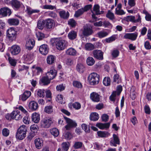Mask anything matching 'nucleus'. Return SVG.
Wrapping results in <instances>:
<instances>
[{
	"label": "nucleus",
	"mask_w": 151,
	"mask_h": 151,
	"mask_svg": "<svg viewBox=\"0 0 151 151\" xmlns=\"http://www.w3.org/2000/svg\"><path fill=\"white\" fill-rule=\"evenodd\" d=\"M142 12L146 15L145 17L146 20L147 21H151V15L145 10H143Z\"/></svg>",
	"instance_id": "37998d69"
},
{
	"label": "nucleus",
	"mask_w": 151,
	"mask_h": 151,
	"mask_svg": "<svg viewBox=\"0 0 151 151\" xmlns=\"http://www.w3.org/2000/svg\"><path fill=\"white\" fill-rule=\"evenodd\" d=\"M51 134L55 137H57L59 134L58 129L56 128H52L50 130Z\"/></svg>",
	"instance_id": "c9c22d12"
},
{
	"label": "nucleus",
	"mask_w": 151,
	"mask_h": 151,
	"mask_svg": "<svg viewBox=\"0 0 151 151\" xmlns=\"http://www.w3.org/2000/svg\"><path fill=\"white\" fill-rule=\"evenodd\" d=\"M37 27L40 29H42L44 27V23L43 21L40 20L38 21L37 23Z\"/></svg>",
	"instance_id": "13d9d810"
},
{
	"label": "nucleus",
	"mask_w": 151,
	"mask_h": 151,
	"mask_svg": "<svg viewBox=\"0 0 151 151\" xmlns=\"http://www.w3.org/2000/svg\"><path fill=\"white\" fill-rule=\"evenodd\" d=\"M96 35L97 37L101 38L107 36L108 35V33L106 32L101 31L98 32Z\"/></svg>",
	"instance_id": "72a5a7b5"
},
{
	"label": "nucleus",
	"mask_w": 151,
	"mask_h": 151,
	"mask_svg": "<svg viewBox=\"0 0 151 151\" xmlns=\"http://www.w3.org/2000/svg\"><path fill=\"white\" fill-rule=\"evenodd\" d=\"M53 123V120L52 118L46 117L41 121L40 125L43 128H47L49 127Z\"/></svg>",
	"instance_id": "20e7f679"
},
{
	"label": "nucleus",
	"mask_w": 151,
	"mask_h": 151,
	"mask_svg": "<svg viewBox=\"0 0 151 151\" xmlns=\"http://www.w3.org/2000/svg\"><path fill=\"white\" fill-rule=\"evenodd\" d=\"M93 33V31L91 27H90L87 24L83 27L82 33L84 36H89L92 35Z\"/></svg>",
	"instance_id": "0eeeda50"
},
{
	"label": "nucleus",
	"mask_w": 151,
	"mask_h": 151,
	"mask_svg": "<svg viewBox=\"0 0 151 151\" xmlns=\"http://www.w3.org/2000/svg\"><path fill=\"white\" fill-rule=\"evenodd\" d=\"M82 127L86 133H89L90 132L89 128L88 127L87 125L85 124H83L81 125Z\"/></svg>",
	"instance_id": "052dcab7"
},
{
	"label": "nucleus",
	"mask_w": 151,
	"mask_h": 151,
	"mask_svg": "<svg viewBox=\"0 0 151 151\" xmlns=\"http://www.w3.org/2000/svg\"><path fill=\"white\" fill-rule=\"evenodd\" d=\"M65 63L68 66H71L73 64V60L72 59L70 58H68L66 59Z\"/></svg>",
	"instance_id": "5fc2aeb1"
},
{
	"label": "nucleus",
	"mask_w": 151,
	"mask_h": 151,
	"mask_svg": "<svg viewBox=\"0 0 151 151\" xmlns=\"http://www.w3.org/2000/svg\"><path fill=\"white\" fill-rule=\"evenodd\" d=\"M65 53L67 55L75 56L76 55L77 52L74 48L70 47L66 50Z\"/></svg>",
	"instance_id": "4be33fe9"
},
{
	"label": "nucleus",
	"mask_w": 151,
	"mask_h": 151,
	"mask_svg": "<svg viewBox=\"0 0 151 151\" xmlns=\"http://www.w3.org/2000/svg\"><path fill=\"white\" fill-rule=\"evenodd\" d=\"M50 80L49 78L46 76H45L42 78L41 79V82L44 85H47L49 84L50 82Z\"/></svg>",
	"instance_id": "2f4dec72"
},
{
	"label": "nucleus",
	"mask_w": 151,
	"mask_h": 151,
	"mask_svg": "<svg viewBox=\"0 0 151 151\" xmlns=\"http://www.w3.org/2000/svg\"><path fill=\"white\" fill-rule=\"evenodd\" d=\"M73 107L76 110H78L81 108L80 104L78 102H76L72 104Z\"/></svg>",
	"instance_id": "bf43d9fd"
},
{
	"label": "nucleus",
	"mask_w": 151,
	"mask_h": 151,
	"mask_svg": "<svg viewBox=\"0 0 151 151\" xmlns=\"http://www.w3.org/2000/svg\"><path fill=\"white\" fill-rule=\"evenodd\" d=\"M111 80L109 77H105L103 81L104 85L106 86H108L110 85Z\"/></svg>",
	"instance_id": "e433bc0d"
},
{
	"label": "nucleus",
	"mask_w": 151,
	"mask_h": 151,
	"mask_svg": "<svg viewBox=\"0 0 151 151\" xmlns=\"http://www.w3.org/2000/svg\"><path fill=\"white\" fill-rule=\"evenodd\" d=\"M82 143L81 142H76L73 145V147L76 149H79L82 147Z\"/></svg>",
	"instance_id": "6e6d98bb"
},
{
	"label": "nucleus",
	"mask_w": 151,
	"mask_h": 151,
	"mask_svg": "<svg viewBox=\"0 0 151 151\" xmlns=\"http://www.w3.org/2000/svg\"><path fill=\"white\" fill-rule=\"evenodd\" d=\"M32 121L35 123H37L40 120V115L38 114L34 113L32 114Z\"/></svg>",
	"instance_id": "bb28decb"
},
{
	"label": "nucleus",
	"mask_w": 151,
	"mask_h": 151,
	"mask_svg": "<svg viewBox=\"0 0 151 151\" xmlns=\"http://www.w3.org/2000/svg\"><path fill=\"white\" fill-rule=\"evenodd\" d=\"M103 25L105 27H112V26L109 22L105 21L103 22Z\"/></svg>",
	"instance_id": "338daca9"
},
{
	"label": "nucleus",
	"mask_w": 151,
	"mask_h": 151,
	"mask_svg": "<svg viewBox=\"0 0 151 151\" xmlns=\"http://www.w3.org/2000/svg\"><path fill=\"white\" fill-rule=\"evenodd\" d=\"M29 107L32 110L35 111L38 108V104L36 102L32 101L29 103Z\"/></svg>",
	"instance_id": "cd10ccee"
},
{
	"label": "nucleus",
	"mask_w": 151,
	"mask_h": 151,
	"mask_svg": "<svg viewBox=\"0 0 151 151\" xmlns=\"http://www.w3.org/2000/svg\"><path fill=\"white\" fill-rule=\"evenodd\" d=\"M65 88V86L63 84H61L57 85L56 87L57 90L58 91L61 92L64 90Z\"/></svg>",
	"instance_id": "603ef678"
},
{
	"label": "nucleus",
	"mask_w": 151,
	"mask_h": 151,
	"mask_svg": "<svg viewBox=\"0 0 151 151\" xmlns=\"http://www.w3.org/2000/svg\"><path fill=\"white\" fill-rule=\"evenodd\" d=\"M45 91L44 89H38L37 93V96L41 97H43L45 94Z\"/></svg>",
	"instance_id": "de8ad7c7"
},
{
	"label": "nucleus",
	"mask_w": 151,
	"mask_h": 151,
	"mask_svg": "<svg viewBox=\"0 0 151 151\" xmlns=\"http://www.w3.org/2000/svg\"><path fill=\"white\" fill-rule=\"evenodd\" d=\"M57 74V71L55 70H50L47 73L46 76L50 80H52L56 76Z\"/></svg>",
	"instance_id": "412c9836"
},
{
	"label": "nucleus",
	"mask_w": 151,
	"mask_h": 151,
	"mask_svg": "<svg viewBox=\"0 0 151 151\" xmlns=\"http://www.w3.org/2000/svg\"><path fill=\"white\" fill-rule=\"evenodd\" d=\"M116 39V37L114 36H112L106 39V41L107 43H111L114 41Z\"/></svg>",
	"instance_id": "e2e57ef3"
},
{
	"label": "nucleus",
	"mask_w": 151,
	"mask_h": 151,
	"mask_svg": "<svg viewBox=\"0 0 151 151\" xmlns=\"http://www.w3.org/2000/svg\"><path fill=\"white\" fill-rule=\"evenodd\" d=\"M70 145V143L68 142H64L62 144L63 150L65 151H67L68 150Z\"/></svg>",
	"instance_id": "c03bdc74"
},
{
	"label": "nucleus",
	"mask_w": 151,
	"mask_h": 151,
	"mask_svg": "<svg viewBox=\"0 0 151 151\" xmlns=\"http://www.w3.org/2000/svg\"><path fill=\"white\" fill-rule=\"evenodd\" d=\"M107 17L111 20H113L115 18L114 15L113 13L111 12L110 11H108L106 15Z\"/></svg>",
	"instance_id": "a18cd8bd"
},
{
	"label": "nucleus",
	"mask_w": 151,
	"mask_h": 151,
	"mask_svg": "<svg viewBox=\"0 0 151 151\" xmlns=\"http://www.w3.org/2000/svg\"><path fill=\"white\" fill-rule=\"evenodd\" d=\"M97 134L98 136L101 137H107L109 135V133L106 131H99Z\"/></svg>",
	"instance_id": "c756f323"
},
{
	"label": "nucleus",
	"mask_w": 151,
	"mask_h": 151,
	"mask_svg": "<svg viewBox=\"0 0 151 151\" xmlns=\"http://www.w3.org/2000/svg\"><path fill=\"white\" fill-rule=\"evenodd\" d=\"M59 14L61 18L65 19H67L69 16V13L68 12H66L64 10L60 11Z\"/></svg>",
	"instance_id": "393cba45"
},
{
	"label": "nucleus",
	"mask_w": 151,
	"mask_h": 151,
	"mask_svg": "<svg viewBox=\"0 0 151 151\" xmlns=\"http://www.w3.org/2000/svg\"><path fill=\"white\" fill-rule=\"evenodd\" d=\"M45 24L46 27L48 29H53L55 25L54 21L53 19L50 18L45 20Z\"/></svg>",
	"instance_id": "9d476101"
},
{
	"label": "nucleus",
	"mask_w": 151,
	"mask_h": 151,
	"mask_svg": "<svg viewBox=\"0 0 151 151\" xmlns=\"http://www.w3.org/2000/svg\"><path fill=\"white\" fill-rule=\"evenodd\" d=\"M94 57L99 60H102L103 59V53L100 50H95L93 51Z\"/></svg>",
	"instance_id": "ddd939ff"
},
{
	"label": "nucleus",
	"mask_w": 151,
	"mask_h": 151,
	"mask_svg": "<svg viewBox=\"0 0 151 151\" xmlns=\"http://www.w3.org/2000/svg\"><path fill=\"white\" fill-rule=\"evenodd\" d=\"M43 140L40 138H36L35 139L34 143L37 149H40L43 145Z\"/></svg>",
	"instance_id": "6ab92c4d"
},
{
	"label": "nucleus",
	"mask_w": 151,
	"mask_h": 151,
	"mask_svg": "<svg viewBox=\"0 0 151 151\" xmlns=\"http://www.w3.org/2000/svg\"><path fill=\"white\" fill-rule=\"evenodd\" d=\"M33 56L32 54L28 53L27 55H24V58L25 60L27 61H30L33 59Z\"/></svg>",
	"instance_id": "4c0bfd02"
},
{
	"label": "nucleus",
	"mask_w": 151,
	"mask_h": 151,
	"mask_svg": "<svg viewBox=\"0 0 151 151\" xmlns=\"http://www.w3.org/2000/svg\"><path fill=\"white\" fill-rule=\"evenodd\" d=\"M99 118V115L96 113H91L90 115V119L91 120L96 121Z\"/></svg>",
	"instance_id": "473e14b6"
},
{
	"label": "nucleus",
	"mask_w": 151,
	"mask_h": 151,
	"mask_svg": "<svg viewBox=\"0 0 151 151\" xmlns=\"http://www.w3.org/2000/svg\"><path fill=\"white\" fill-rule=\"evenodd\" d=\"M84 12L83 9L81 8L76 11L74 16L77 17H78L83 14Z\"/></svg>",
	"instance_id": "a19ab883"
},
{
	"label": "nucleus",
	"mask_w": 151,
	"mask_h": 151,
	"mask_svg": "<svg viewBox=\"0 0 151 151\" xmlns=\"http://www.w3.org/2000/svg\"><path fill=\"white\" fill-rule=\"evenodd\" d=\"M11 9L8 7H4L0 9V15L3 17L9 16L11 14Z\"/></svg>",
	"instance_id": "6e6552de"
},
{
	"label": "nucleus",
	"mask_w": 151,
	"mask_h": 151,
	"mask_svg": "<svg viewBox=\"0 0 151 151\" xmlns=\"http://www.w3.org/2000/svg\"><path fill=\"white\" fill-rule=\"evenodd\" d=\"M144 47L147 50H150L151 49V45L148 41H146L144 43Z\"/></svg>",
	"instance_id": "774afa93"
},
{
	"label": "nucleus",
	"mask_w": 151,
	"mask_h": 151,
	"mask_svg": "<svg viewBox=\"0 0 151 151\" xmlns=\"http://www.w3.org/2000/svg\"><path fill=\"white\" fill-rule=\"evenodd\" d=\"M12 119L16 120H20L22 117V114L18 110L13 111L12 112Z\"/></svg>",
	"instance_id": "9b49d317"
},
{
	"label": "nucleus",
	"mask_w": 151,
	"mask_h": 151,
	"mask_svg": "<svg viewBox=\"0 0 151 151\" xmlns=\"http://www.w3.org/2000/svg\"><path fill=\"white\" fill-rule=\"evenodd\" d=\"M27 129L26 126L23 125L18 129L17 132L16 138L19 140H22L26 136Z\"/></svg>",
	"instance_id": "f257e3e1"
},
{
	"label": "nucleus",
	"mask_w": 151,
	"mask_h": 151,
	"mask_svg": "<svg viewBox=\"0 0 151 151\" xmlns=\"http://www.w3.org/2000/svg\"><path fill=\"white\" fill-rule=\"evenodd\" d=\"M125 20L127 21L134 22L135 17L133 16H128L125 18Z\"/></svg>",
	"instance_id": "8fccbe9b"
},
{
	"label": "nucleus",
	"mask_w": 151,
	"mask_h": 151,
	"mask_svg": "<svg viewBox=\"0 0 151 151\" xmlns=\"http://www.w3.org/2000/svg\"><path fill=\"white\" fill-rule=\"evenodd\" d=\"M68 36L69 39L73 40L76 38L77 36V33L74 31H71L68 34Z\"/></svg>",
	"instance_id": "7c9ffc66"
},
{
	"label": "nucleus",
	"mask_w": 151,
	"mask_h": 151,
	"mask_svg": "<svg viewBox=\"0 0 151 151\" xmlns=\"http://www.w3.org/2000/svg\"><path fill=\"white\" fill-rule=\"evenodd\" d=\"M49 48L46 44H43L40 46L39 51L43 55H46L48 52Z\"/></svg>",
	"instance_id": "2eb2a0df"
},
{
	"label": "nucleus",
	"mask_w": 151,
	"mask_h": 151,
	"mask_svg": "<svg viewBox=\"0 0 151 151\" xmlns=\"http://www.w3.org/2000/svg\"><path fill=\"white\" fill-rule=\"evenodd\" d=\"M88 80L91 85H96L99 83V75L95 73H91L89 76Z\"/></svg>",
	"instance_id": "f03ea898"
},
{
	"label": "nucleus",
	"mask_w": 151,
	"mask_h": 151,
	"mask_svg": "<svg viewBox=\"0 0 151 151\" xmlns=\"http://www.w3.org/2000/svg\"><path fill=\"white\" fill-rule=\"evenodd\" d=\"M76 69L80 73H83L85 70V67L83 64L79 63L76 65Z\"/></svg>",
	"instance_id": "a878e982"
},
{
	"label": "nucleus",
	"mask_w": 151,
	"mask_h": 151,
	"mask_svg": "<svg viewBox=\"0 0 151 151\" xmlns=\"http://www.w3.org/2000/svg\"><path fill=\"white\" fill-rule=\"evenodd\" d=\"M56 101L62 104L63 102V97L61 95H57L56 99Z\"/></svg>",
	"instance_id": "680f3d73"
},
{
	"label": "nucleus",
	"mask_w": 151,
	"mask_h": 151,
	"mask_svg": "<svg viewBox=\"0 0 151 151\" xmlns=\"http://www.w3.org/2000/svg\"><path fill=\"white\" fill-rule=\"evenodd\" d=\"M90 97L91 99L94 102H98L100 101V96L96 92H93L91 93L90 94Z\"/></svg>",
	"instance_id": "f3484780"
},
{
	"label": "nucleus",
	"mask_w": 151,
	"mask_h": 151,
	"mask_svg": "<svg viewBox=\"0 0 151 151\" xmlns=\"http://www.w3.org/2000/svg\"><path fill=\"white\" fill-rule=\"evenodd\" d=\"M110 123H97L96 124V126L100 129H103L108 128L110 126Z\"/></svg>",
	"instance_id": "5701e85b"
},
{
	"label": "nucleus",
	"mask_w": 151,
	"mask_h": 151,
	"mask_svg": "<svg viewBox=\"0 0 151 151\" xmlns=\"http://www.w3.org/2000/svg\"><path fill=\"white\" fill-rule=\"evenodd\" d=\"M55 43L56 48L59 50H63L65 48L66 42L63 40L57 39L55 41Z\"/></svg>",
	"instance_id": "39448f33"
},
{
	"label": "nucleus",
	"mask_w": 151,
	"mask_h": 151,
	"mask_svg": "<svg viewBox=\"0 0 151 151\" xmlns=\"http://www.w3.org/2000/svg\"><path fill=\"white\" fill-rule=\"evenodd\" d=\"M68 24L70 25L72 27H74L75 26L76 22L75 20L73 19H71L68 21Z\"/></svg>",
	"instance_id": "69168bd1"
},
{
	"label": "nucleus",
	"mask_w": 151,
	"mask_h": 151,
	"mask_svg": "<svg viewBox=\"0 0 151 151\" xmlns=\"http://www.w3.org/2000/svg\"><path fill=\"white\" fill-rule=\"evenodd\" d=\"M73 85L75 87L78 88H81L82 86L81 83L77 81H75L73 82Z\"/></svg>",
	"instance_id": "3c124183"
},
{
	"label": "nucleus",
	"mask_w": 151,
	"mask_h": 151,
	"mask_svg": "<svg viewBox=\"0 0 151 151\" xmlns=\"http://www.w3.org/2000/svg\"><path fill=\"white\" fill-rule=\"evenodd\" d=\"M113 139H112L110 141V145L111 146L116 147V144H119V140L118 136L115 134H113Z\"/></svg>",
	"instance_id": "4468645a"
},
{
	"label": "nucleus",
	"mask_w": 151,
	"mask_h": 151,
	"mask_svg": "<svg viewBox=\"0 0 151 151\" xmlns=\"http://www.w3.org/2000/svg\"><path fill=\"white\" fill-rule=\"evenodd\" d=\"M45 111L48 114H51L53 112V107L51 105L45 106Z\"/></svg>",
	"instance_id": "ea45409f"
},
{
	"label": "nucleus",
	"mask_w": 151,
	"mask_h": 151,
	"mask_svg": "<svg viewBox=\"0 0 151 151\" xmlns=\"http://www.w3.org/2000/svg\"><path fill=\"white\" fill-rule=\"evenodd\" d=\"M85 49L87 50H91L95 48L94 45L91 43H87L85 45Z\"/></svg>",
	"instance_id": "58836bf2"
},
{
	"label": "nucleus",
	"mask_w": 151,
	"mask_h": 151,
	"mask_svg": "<svg viewBox=\"0 0 151 151\" xmlns=\"http://www.w3.org/2000/svg\"><path fill=\"white\" fill-rule=\"evenodd\" d=\"M64 118L67 123V124L65 127L67 130H69L77 126V124L74 121L66 117H64Z\"/></svg>",
	"instance_id": "423d86ee"
},
{
	"label": "nucleus",
	"mask_w": 151,
	"mask_h": 151,
	"mask_svg": "<svg viewBox=\"0 0 151 151\" xmlns=\"http://www.w3.org/2000/svg\"><path fill=\"white\" fill-rule=\"evenodd\" d=\"M7 22L10 25H17L19 24V20L17 19H10L8 20Z\"/></svg>",
	"instance_id": "b1692460"
},
{
	"label": "nucleus",
	"mask_w": 151,
	"mask_h": 151,
	"mask_svg": "<svg viewBox=\"0 0 151 151\" xmlns=\"http://www.w3.org/2000/svg\"><path fill=\"white\" fill-rule=\"evenodd\" d=\"M138 33L137 32H135L134 33H125L124 37L126 39L134 41L136 39Z\"/></svg>",
	"instance_id": "1a4fd4ad"
},
{
	"label": "nucleus",
	"mask_w": 151,
	"mask_h": 151,
	"mask_svg": "<svg viewBox=\"0 0 151 151\" xmlns=\"http://www.w3.org/2000/svg\"><path fill=\"white\" fill-rule=\"evenodd\" d=\"M35 45V42L33 39H29L26 41V47L28 50L32 49Z\"/></svg>",
	"instance_id": "dca6fc26"
},
{
	"label": "nucleus",
	"mask_w": 151,
	"mask_h": 151,
	"mask_svg": "<svg viewBox=\"0 0 151 151\" xmlns=\"http://www.w3.org/2000/svg\"><path fill=\"white\" fill-rule=\"evenodd\" d=\"M36 35L38 40H42L45 37L43 33L39 32H36Z\"/></svg>",
	"instance_id": "49530a36"
},
{
	"label": "nucleus",
	"mask_w": 151,
	"mask_h": 151,
	"mask_svg": "<svg viewBox=\"0 0 151 151\" xmlns=\"http://www.w3.org/2000/svg\"><path fill=\"white\" fill-rule=\"evenodd\" d=\"M55 60V56L52 55H49L47 58V63L49 64H52L54 62Z\"/></svg>",
	"instance_id": "c85d7f7f"
},
{
	"label": "nucleus",
	"mask_w": 151,
	"mask_h": 151,
	"mask_svg": "<svg viewBox=\"0 0 151 151\" xmlns=\"http://www.w3.org/2000/svg\"><path fill=\"white\" fill-rule=\"evenodd\" d=\"M21 51L20 47L17 45L12 46L10 49V51L12 55H16L18 54Z\"/></svg>",
	"instance_id": "f8f14e48"
},
{
	"label": "nucleus",
	"mask_w": 151,
	"mask_h": 151,
	"mask_svg": "<svg viewBox=\"0 0 151 151\" xmlns=\"http://www.w3.org/2000/svg\"><path fill=\"white\" fill-rule=\"evenodd\" d=\"M31 95V92L29 91H25L22 95L20 96L19 99L24 101H26Z\"/></svg>",
	"instance_id": "aec40b11"
},
{
	"label": "nucleus",
	"mask_w": 151,
	"mask_h": 151,
	"mask_svg": "<svg viewBox=\"0 0 151 151\" xmlns=\"http://www.w3.org/2000/svg\"><path fill=\"white\" fill-rule=\"evenodd\" d=\"M6 35L9 40L13 41L16 39L17 32L13 27H10L6 31Z\"/></svg>",
	"instance_id": "7ed1b4c3"
},
{
	"label": "nucleus",
	"mask_w": 151,
	"mask_h": 151,
	"mask_svg": "<svg viewBox=\"0 0 151 151\" xmlns=\"http://www.w3.org/2000/svg\"><path fill=\"white\" fill-rule=\"evenodd\" d=\"M43 9L52 10L56 9V7L52 5H45L43 6Z\"/></svg>",
	"instance_id": "09e8293b"
},
{
	"label": "nucleus",
	"mask_w": 151,
	"mask_h": 151,
	"mask_svg": "<svg viewBox=\"0 0 151 151\" xmlns=\"http://www.w3.org/2000/svg\"><path fill=\"white\" fill-rule=\"evenodd\" d=\"M22 3L17 0H12L11 4L12 7L15 10L18 9L20 7Z\"/></svg>",
	"instance_id": "a211bd4d"
},
{
	"label": "nucleus",
	"mask_w": 151,
	"mask_h": 151,
	"mask_svg": "<svg viewBox=\"0 0 151 151\" xmlns=\"http://www.w3.org/2000/svg\"><path fill=\"white\" fill-rule=\"evenodd\" d=\"M100 6L98 4L95 5L93 7V10L96 15L101 14L100 10Z\"/></svg>",
	"instance_id": "79ce46f5"
},
{
	"label": "nucleus",
	"mask_w": 151,
	"mask_h": 151,
	"mask_svg": "<svg viewBox=\"0 0 151 151\" xmlns=\"http://www.w3.org/2000/svg\"><path fill=\"white\" fill-rule=\"evenodd\" d=\"M115 14L118 15H122L125 14V12L122 9H116Z\"/></svg>",
	"instance_id": "864d4df0"
},
{
	"label": "nucleus",
	"mask_w": 151,
	"mask_h": 151,
	"mask_svg": "<svg viewBox=\"0 0 151 151\" xmlns=\"http://www.w3.org/2000/svg\"><path fill=\"white\" fill-rule=\"evenodd\" d=\"M47 14L49 17L53 18H55L57 17V14L52 11H50L47 12Z\"/></svg>",
	"instance_id": "0e129e2a"
},
{
	"label": "nucleus",
	"mask_w": 151,
	"mask_h": 151,
	"mask_svg": "<svg viewBox=\"0 0 151 151\" xmlns=\"http://www.w3.org/2000/svg\"><path fill=\"white\" fill-rule=\"evenodd\" d=\"M95 61L94 59L92 57H88L86 60L87 64L89 66H91L95 63Z\"/></svg>",
	"instance_id": "f704fd0d"
},
{
	"label": "nucleus",
	"mask_w": 151,
	"mask_h": 151,
	"mask_svg": "<svg viewBox=\"0 0 151 151\" xmlns=\"http://www.w3.org/2000/svg\"><path fill=\"white\" fill-rule=\"evenodd\" d=\"M2 134L4 136L7 137L9 135V130L7 128H4L2 130Z\"/></svg>",
	"instance_id": "4d7b16f0"
}]
</instances>
